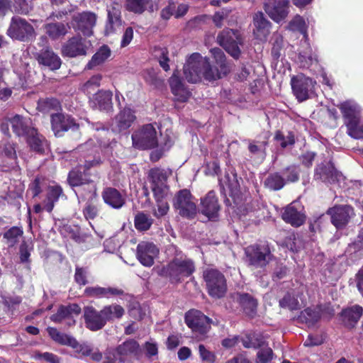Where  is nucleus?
Returning a JSON list of instances; mask_svg holds the SVG:
<instances>
[{
	"mask_svg": "<svg viewBox=\"0 0 363 363\" xmlns=\"http://www.w3.org/2000/svg\"><path fill=\"white\" fill-rule=\"evenodd\" d=\"M211 53L216 61L214 67L211 66L208 58L198 52L189 57L184 66V75L189 82L197 83L202 80L214 82L230 72V67L220 48H212Z\"/></svg>",
	"mask_w": 363,
	"mask_h": 363,
	"instance_id": "f257e3e1",
	"label": "nucleus"
},
{
	"mask_svg": "<svg viewBox=\"0 0 363 363\" xmlns=\"http://www.w3.org/2000/svg\"><path fill=\"white\" fill-rule=\"evenodd\" d=\"M203 279L208 294L215 298L225 296L227 291L226 279L218 269L208 268L203 271Z\"/></svg>",
	"mask_w": 363,
	"mask_h": 363,
	"instance_id": "f03ea898",
	"label": "nucleus"
},
{
	"mask_svg": "<svg viewBox=\"0 0 363 363\" xmlns=\"http://www.w3.org/2000/svg\"><path fill=\"white\" fill-rule=\"evenodd\" d=\"M150 188L156 201L165 199L170 194L169 186L167 184V172L164 169L154 168L148 174Z\"/></svg>",
	"mask_w": 363,
	"mask_h": 363,
	"instance_id": "7ed1b4c3",
	"label": "nucleus"
},
{
	"mask_svg": "<svg viewBox=\"0 0 363 363\" xmlns=\"http://www.w3.org/2000/svg\"><path fill=\"white\" fill-rule=\"evenodd\" d=\"M133 145L142 150L152 149L157 145V135L155 127L147 124L135 130L132 135Z\"/></svg>",
	"mask_w": 363,
	"mask_h": 363,
	"instance_id": "20e7f679",
	"label": "nucleus"
},
{
	"mask_svg": "<svg viewBox=\"0 0 363 363\" xmlns=\"http://www.w3.org/2000/svg\"><path fill=\"white\" fill-rule=\"evenodd\" d=\"M173 206L179 214L184 218H193L197 213L194 198L186 189L179 191L175 196Z\"/></svg>",
	"mask_w": 363,
	"mask_h": 363,
	"instance_id": "39448f33",
	"label": "nucleus"
},
{
	"mask_svg": "<svg viewBox=\"0 0 363 363\" xmlns=\"http://www.w3.org/2000/svg\"><path fill=\"white\" fill-rule=\"evenodd\" d=\"M7 34L11 38L21 41H28L35 35L33 26L26 19L13 17Z\"/></svg>",
	"mask_w": 363,
	"mask_h": 363,
	"instance_id": "423d86ee",
	"label": "nucleus"
},
{
	"mask_svg": "<svg viewBox=\"0 0 363 363\" xmlns=\"http://www.w3.org/2000/svg\"><path fill=\"white\" fill-rule=\"evenodd\" d=\"M245 255L249 264L255 268L265 267L272 259L267 245H254L245 248Z\"/></svg>",
	"mask_w": 363,
	"mask_h": 363,
	"instance_id": "0eeeda50",
	"label": "nucleus"
},
{
	"mask_svg": "<svg viewBox=\"0 0 363 363\" xmlns=\"http://www.w3.org/2000/svg\"><path fill=\"white\" fill-rule=\"evenodd\" d=\"M91 47L90 40L76 35L69 38L62 45L61 52L63 56L76 57L86 55Z\"/></svg>",
	"mask_w": 363,
	"mask_h": 363,
	"instance_id": "6e6552de",
	"label": "nucleus"
},
{
	"mask_svg": "<svg viewBox=\"0 0 363 363\" xmlns=\"http://www.w3.org/2000/svg\"><path fill=\"white\" fill-rule=\"evenodd\" d=\"M194 271L193 262L182 257L174 258L165 268L164 272L174 280H179L181 277H188Z\"/></svg>",
	"mask_w": 363,
	"mask_h": 363,
	"instance_id": "1a4fd4ad",
	"label": "nucleus"
},
{
	"mask_svg": "<svg viewBox=\"0 0 363 363\" xmlns=\"http://www.w3.org/2000/svg\"><path fill=\"white\" fill-rule=\"evenodd\" d=\"M315 82L303 74L291 78V84L293 92L299 101L306 100L312 94Z\"/></svg>",
	"mask_w": 363,
	"mask_h": 363,
	"instance_id": "9d476101",
	"label": "nucleus"
},
{
	"mask_svg": "<svg viewBox=\"0 0 363 363\" xmlns=\"http://www.w3.org/2000/svg\"><path fill=\"white\" fill-rule=\"evenodd\" d=\"M289 6V0H268L264 9L274 22L279 23L288 16Z\"/></svg>",
	"mask_w": 363,
	"mask_h": 363,
	"instance_id": "9b49d317",
	"label": "nucleus"
},
{
	"mask_svg": "<svg viewBox=\"0 0 363 363\" xmlns=\"http://www.w3.org/2000/svg\"><path fill=\"white\" fill-rule=\"evenodd\" d=\"M186 325L194 333L203 335L210 327V319L197 310H191L185 315Z\"/></svg>",
	"mask_w": 363,
	"mask_h": 363,
	"instance_id": "f8f14e48",
	"label": "nucleus"
},
{
	"mask_svg": "<svg viewBox=\"0 0 363 363\" xmlns=\"http://www.w3.org/2000/svg\"><path fill=\"white\" fill-rule=\"evenodd\" d=\"M96 21V16L92 12L86 11L74 14L71 23L74 29L80 30L84 35L90 36Z\"/></svg>",
	"mask_w": 363,
	"mask_h": 363,
	"instance_id": "ddd939ff",
	"label": "nucleus"
},
{
	"mask_svg": "<svg viewBox=\"0 0 363 363\" xmlns=\"http://www.w3.org/2000/svg\"><path fill=\"white\" fill-rule=\"evenodd\" d=\"M218 41L234 58L239 57L240 52L238 44L241 43V39L237 32L233 30H224L218 35Z\"/></svg>",
	"mask_w": 363,
	"mask_h": 363,
	"instance_id": "4468645a",
	"label": "nucleus"
},
{
	"mask_svg": "<svg viewBox=\"0 0 363 363\" xmlns=\"http://www.w3.org/2000/svg\"><path fill=\"white\" fill-rule=\"evenodd\" d=\"M282 218L293 226H301L306 220L303 206L298 201H293L286 207L282 213Z\"/></svg>",
	"mask_w": 363,
	"mask_h": 363,
	"instance_id": "2eb2a0df",
	"label": "nucleus"
},
{
	"mask_svg": "<svg viewBox=\"0 0 363 363\" xmlns=\"http://www.w3.org/2000/svg\"><path fill=\"white\" fill-rule=\"evenodd\" d=\"M159 250L155 245L149 242H141L137 246V258L145 267H151L157 256Z\"/></svg>",
	"mask_w": 363,
	"mask_h": 363,
	"instance_id": "dca6fc26",
	"label": "nucleus"
},
{
	"mask_svg": "<svg viewBox=\"0 0 363 363\" xmlns=\"http://www.w3.org/2000/svg\"><path fill=\"white\" fill-rule=\"evenodd\" d=\"M86 326L92 331L101 329L106 323L102 310L98 311L93 306H86L84 310Z\"/></svg>",
	"mask_w": 363,
	"mask_h": 363,
	"instance_id": "f3484780",
	"label": "nucleus"
},
{
	"mask_svg": "<svg viewBox=\"0 0 363 363\" xmlns=\"http://www.w3.org/2000/svg\"><path fill=\"white\" fill-rule=\"evenodd\" d=\"M328 213L331 216L332 223L337 228H341L348 223L353 215V209L348 206H339L329 209Z\"/></svg>",
	"mask_w": 363,
	"mask_h": 363,
	"instance_id": "a211bd4d",
	"label": "nucleus"
},
{
	"mask_svg": "<svg viewBox=\"0 0 363 363\" xmlns=\"http://www.w3.org/2000/svg\"><path fill=\"white\" fill-rule=\"evenodd\" d=\"M271 23L264 17L262 12L253 15V35L260 41L267 40L270 32Z\"/></svg>",
	"mask_w": 363,
	"mask_h": 363,
	"instance_id": "6ab92c4d",
	"label": "nucleus"
},
{
	"mask_svg": "<svg viewBox=\"0 0 363 363\" xmlns=\"http://www.w3.org/2000/svg\"><path fill=\"white\" fill-rule=\"evenodd\" d=\"M108 21L105 27V34L111 35L120 31L122 28L120 6L114 4L108 7Z\"/></svg>",
	"mask_w": 363,
	"mask_h": 363,
	"instance_id": "aec40b11",
	"label": "nucleus"
},
{
	"mask_svg": "<svg viewBox=\"0 0 363 363\" xmlns=\"http://www.w3.org/2000/svg\"><path fill=\"white\" fill-rule=\"evenodd\" d=\"M68 182L72 187L78 189L79 187L81 188L82 186H85L91 195L95 194V185L88 177L85 170L82 172L79 169H72L69 174Z\"/></svg>",
	"mask_w": 363,
	"mask_h": 363,
	"instance_id": "412c9836",
	"label": "nucleus"
},
{
	"mask_svg": "<svg viewBox=\"0 0 363 363\" xmlns=\"http://www.w3.org/2000/svg\"><path fill=\"white\" fill-rule=\"evenodd\" d=\"M201 213L209 219L216 218L220 209L218 199L214 191H209L207 195L201 199Z\"/></svg>",
	"mask_w": 363,
	"mask_h": 363,
	"instance_id": "4be33fe9",
	"label": "nucleus"
},
{
	"mask_svg": "<svg viewBox=\"0 0 363 363\" xmlns=\"http://www.w3.org/2000/svg\"><path fill=\"white\" fill-rule=\"evenodd\" d=\"M135 119V112L131 108L125 107L116 116L113 124L118 130L121 131L129 128Z\"/></svg>",
	"mask_w": 363,
	"mask_h": 363,
	"instance_id": "5701e85b",
	"label": "nucleus"
},
{
	"mask_svg": "<svg viewBox=\"0 0 363 363\" xmlns=\"http://www.w3.org/2000/svg\"><path fill=\"white\" fill-rule=\"evenodd\" d=\"M112 92L110 91H99L89 98V103L94 108L108 110L112 106Z\"/></svg>",
	"mask_w": 363,
	"mask_h": 363,
	"instance_id": "b1692460",
	"label": "nucleus"
},
{
	"mask_svg": "<svg viewBox=\"0 0 363 363\" xmlns=\"http://www.w3.org/2000/svg\"><path fill=\"white\" fill-rule=\"evenodd\" d=\"M169 84L172 92L177 101L181 102L187 101L190 96V92L184 87L182 81L175 72L169 79Z\"/></svg>",
	"mask_w": 363,
	"mask_h": 363,
	"instance_id": "393cba45",
	"label": "nucleus"
},
{
	"mask_svg": "<svg viewBox=\"0 0 363 363\" xmlns=\"http://www.w3.org/2000/svg\"><path fill=\"white\" fill-rule=\"evenodd\" d=\"M362 313L363 308L362 306H352L342 311L341 314L342 320L345 326L352 328L358 322Z\"/></svg>",
	"mask_w": 363,
	"mask_h": 363,
	"instance_id": "a878e982",
	"label": "nucleus"
},
{
	"mask_svg": "<svg viewBox=\"0 0 363 363\" xmlns=\"http://www.w3.org/2000/svg\"><path fill=\"white\" fill-rule=\"evenodd\" d=\"M52 128L55 135L67 131L75 125L72 118L60 113L52 114L51 116Z\"/></svg>",
	"mask_w": 363,
	"mask_h": 363,
	"instance_id": "bb28decb",
	"label": "nucleus"
},
{
	"mask_svg": "<svg viewBox=\"0 0 363 363\" xmlns=\"http://www.w3.org/2000/svg\"><path fill=\"white\" fill-rule=\"evenodd\" d=\"M104 202L113 208H121L125 203V199L113 188H106L102 192Z\"/></svg>",
	"mask_w": 363,
	"mask_h": 363,
	"instance_id": "cd10ccee",
	"label": "nucleus"
},
{
	"mask_svg": "<svg viewBox=\"0 0 363 363\" xmlns=\"http://www.w3.org/2000/svg\"><path fill=\"white\" fill-rule=\"evenodd\" d=\"M9 123L13 131L18 136H26L28 135L29 130L34 128L30 127L31 123L29 119L23 118L19 115H16L11 118Z\"/></svg>",
	"mask_w": 363,
	"mask_h": 363,
	"instance_id": "c85d7f7f",
	"label": "nucleus"
},
{
	"mask_svg": "<svg viewBox=\"0 0 363 363\" xmlns=\"http://www.w3.org/2000/svg\"><path fill=\"white\" fill-rule=\"evenodd\" d=\"M26 137L27 143L34 151L42 153L48 148L47 140L37 132L36 129L30 130Z\"/></svg>",
	"mask_w": 363,
	"mask_h": 363,
	"instance_id": "c756f323",
	"label": "nucleus"
},
{
	"mask_svg": "<svg viewBox=\"0 0 363 363\" xmlns=\"http://www.w3.org/2000/svg\"><path fill=\"white\" fill-rule=\"evenodd\" d=\"M38 62L50 69H57L61 66L60 58L50 50H46L38 54L37 57Z\"/></svg>",
	"mask_w": 363,
	"mask_h": 363,
	"instance_id": "7c9ffc66",
	"label": "nucleus"
},
{
	"mask_svg": "<svg viewBox=\"0 0 363 363\" xmlns=\"http://www.w3.org/2000/svg\"><path fill=\"white\" fill-rule=\"evenodd\" d=\"M338 107L345 120V123L357 120L360 117V107L353 101L343 102Z\"/></svg>",
	"mask_w": 363,
	"mask_h": 363,
	"instance_id": "2f4dec72",
	"label": "nucleus"
},
{
	"mask_svg": "<svg viewBox=\"0 0 363 363\" xmlns=\"http://www.w3.org/2000/svg\"><path fill=\"white\" fill-rule=\"evenodd\" d=\"M69 26L62 23H50L44 26L46 34L52 39H58L68 33Z\"/></svg>",
	"mask_w": 363,
	"mask_h": 363,
	"instance_id": "473e14b6",
	"label": "nucleus"
},
{
	"mask_svg": "<svg viewBox=\"0 0 363 363\" xmlns=\"http://www.w3.org/2000/svg\"><path fill=\"white\" fill-rule=\"evenodd\" d=\"M118 352L122 355H132L139 359L142 355L141 348L137 341L129 340L118 347Z\"/></svg>",
	"mask_w": 363,
	"mask_h": 363,
	"instance_id": "72a5a7b5",
	"label": "nucleus"
},
{
	"mask_svg": "<svg viewBox=\"0 0 363 363\" xmlns=\"http://www.w3.org/2000/svg\"><path fill=\"white\" fill-rule=\"evenodd\" d=\"M111 51L107 45L101 46L86 65V69H91L103 64L111 56Z\"/></svg>",
	"mask_w": 363,
	"mask_h": 363,
	"instance_id": "f704fd0d",
	"label": "nucleus"
},
{
	"mask_svg": "<svg viewBox=\"0 0 363 363\" xmlns=\"http://www.w3.org/2000/svg\"><path fill=\"white\" fill-rule=\"evenodd\" d=\"M101 310L106 323L121 318L125 313L123 308L117 304L106 306Z\"/></svg>",
	"mask_w": 363,
	"mask_h": 363,
	"instance_id": "c9c22d12",
	"label": "nucleus"
},
{
	"mask_svg": "<svg viewBox=\"0 0 363 363\" xmlns=\"http://www.w3.org/2000/svg\"><path fill=\"white\" fill-rule=\"evenodd\" d=\"M62 194V189L60 186H49L48 189L47 201L44 206V208L47 211L51 212L54 207V203L58 200Z\"/></svg>",
	"mask_w": 363,
	"mask_h": 363,
	"instance_id": "e433bc0d",
	"label": "nucleus"
},
{
	"mask_svg": "<svg viewBox=\"0 0 363 363\" xmlns=\"http://www.w3.org/2000/svg\"><path fill=\"white\" fill-rule=\"evenodd\" d=\"M238 301L247 315L250 316L254 315L257 305L255 299L249 294H242L238 295Z\"/></svg>",
	"mask_w": 363,
	"mask_h": 363,
	"instance_id": "4c0bfd02",
	"label": "nucleus"
},
{
	"mask_svg": "<svg viewBox=\"0 0 363 363\" xmlns=\"http://www.w3.org/2000/svg\"><path fill=\"white\" fill-rule=\"evenodd\" d=\"M347 128V134L354 139H363V122L361 118L354 121L345 122Z\"/></svg>",
	"mask_w": 363,
	"mask_h": 363,
	"instance_id": "58836bf2",
	"label": "nucleus"
},
{
	"mask_svg": "<svg viewBox=\"0 0 363 363\" xmlns=\"http://www.w3.org/2000/svg\"><path fill=\"white\" fill-rule=\"evenodd\" d=\"M150 4V0H126L125 7L129 11L135 13H142Z\"/></svg>",
	"mask_w": 363,
	"mask_h": 363,
	"instance_id": "ea45409f",
	"label": "nucleus"
},
{
	"mask_svg": "<svg viewBox=\"0 0 363 363\" xmlns=\"http://www.w3.org/2000/svg\"><path fill=\"white\" fill-rule=\"evenodd\" d=\"M316 175H319V178L328 182H334L339 176V173L335 169L332 164H328L327 168L319 167L316 169Z\"/></svg>",
	"mask_w": 363,
	"mask_h": 363,
	"instance_id": "a19ab883",
	"label": "nucleus"
},
{
	"mask_svg": "<svg viewBox=\"0 0 363 363\" xmlns=\"http://www.w3.org/2000/svg\"><path fill=\"white\" fill-rule=\"evenodd\" d=\"M320 317V309L319 308H308L301 313V318L309 325L316 323Z\"/></svg>",
	"mask_w": 363,
	"mask_h": 363,
	"instance_id": "79ce46f5",
	"label": "nucleus"
},
{
	"mask_svg": "<svg viewBox=\"0 0 363 363\" xmlns=\"http://www.w3.org/2000/svg\"><path fill=\"white\" fill-rule=\"evenodd\" d=\"M134 221L135 228L140 231L147 230L152 224V219L143 213H138Z\"/></svg>",
	"mask_w": 363,
	"mask_h": 363,
	"instance_id": "37998d69",
	"label": "nucleus"
},
{
	"mask_svg": "<svg viewBox=\"0 0 363 363\" xmlns=\"http://www.w3.org/2000/svg\"><path fill=\"white\" fill-rule=\"evenodd\" d=\"M47 330L53 340L62 345L69 346L70 340L73 338L72 336L61 333L55 328L49 327Z\"/></svg>",
	"mask_w": 363,
	"mask_h": 363,
	"instance_id": "c03bdc74",
	"label": "nucleus"
},
{
	"mask_svg": "<svg viewBox=\"0 0 363 363\" xmlns=\"http://www.w3.org/2000/svg\"><path fill=\"white\" fill-rule=\"evenodd\" d=\"M47 330L53 340L62 345L69 346L70 340L73 338L72 336L61 333L55 328L49 327Z\"/></svg>",
	"mask_w": 363,
	"mask_h": 363,
	"instance_id": "a18cd8bd",
	"label": "nucleus"
},
{
	"mask_svg": "<svg viewBox=\"0 0 363 363\" xmlns=\"http://www.w3.org/2000/svg\"><path fill=\"white\" fill-rule=\"evenodd\" d=\"M47 330L53 340L62 345L69 346L70 340L73 338L72 336L61 333L55 328L49 327Z\"/></svg>",
	"mask_w": 363,
	"mask_h": 363,
	"instance_id": "49530a36",
	"label": "nucleus"
},
{
	"mask_svg": "<svg viewBox=\"0 0 363 363\" xmlns=\"http://www.w3.org/2000/svg\"><path fill=\"white\" fill-rule=\"evenodd\" d=\"M264 185L272 190H279L284 186V181L280 175L274 174L267 178Z\"/></svg>",
	"mask_w": 363,
	"mask_h": 363,
	"instance_id": "de8ad7c7",
	"label": "nucleus"
},
{
	"mask_svg": "<svg viewBox=\"0 0 363 363\" xmlns=\"http://www.w3.org/2000/svg\"><path fill=\"white\" fill-rule=\"evenodd\" d=\"M69 346L74 349L75 352L84 357L89 356L92 352V347L90 345L87 343L80 344L74 337L70 340Z\"/></svg>",
	"mask_w": 363,
	"mask_h": 363,
	"instance_id": "09e8293b",
	"label": "nucleus"
},
{
	"mask_svg": "<svg viewBox=\"0 0 363 363\" xmlns=\"http://www.w3.org/2000/svg\"><path fill=\"white\" fill-rule=\"evenodd\" d=\"M60 107L58 100L55 99H46L39 100L38 108L42 112H49L52 110H57Z\"/></svg>",
	"mask_w": 363,
	"mask_h": 363,
	"instance_id": "8fccbe9b",
	"label": "nucleus"
},
{
	"mask_svg": "<svg viewBox=\"0 0 363 363\" xmlns=\"http://www.w3.org/2000/svg\"><path fill=\"white\" fill-rule=\"evenodd\" d=\"M288 28L291 30L298 31L303 35H306V22L303 17L299 15L294 16V18L289 22Z\"/></svg>",
	"mask_w": 363,
	"mask_h": 363,
	"instance_id": "3c124183",
	"label": "nucleus"
},
{
	"mask_svg": "<svg viewBox=\"0 0 363 363\" xmlns=\"http://www.w3.org/2000/svg\"><path fill=\"white\" fill-rule=\"evenodd\" d=\"M50 319L52 321L57 323L62 322L63 320L67 319V324L69 325H74L75 323V320L73 318H69V311L66 310V307L63 306L59 308L55 314L51 315Z\"/></svg>",
	"mask_w": 363,
	"mask_h": 363,
	"instance_id": "603ef678",
	"label": "nucleus"
},
{
	"mask_svg": "<svg viewBox=\"0 0 363 363\" xmlns=\"http://www.w3.org/2000/svg\"><path fill=\"white\" fill-rule=\"evenodd\" d=\"M23 230L18 227H13L7 230L4 235L10 246L14 245L22 236Z\"/></svg>",
	"mask_w": 363,
	"mask_h": 363,
	"instance_id": "864d4df0",
	"label": "nucleus"
},
{
	"mask_svg": "<svg viewBox=\"0 0 363 363\" xmlns=\"http://www.w3.org/2000/svg\"><path fill=\"white\" fill-rule=\"evenodd\" d=\"M102 76L96 74L92 76L83 86V90L87 94H91V91L97 89L101 84Z\"/></svg>",
	"mask_w": 363,
	"mask_h": 363,
	"instance_id": "5fc2aeb1",
	"label": "nucleus"
},
{
	"mask_svg": "<svg viewBox=\"0 0 363 363\" xmlns=\"http://www.w3.org/2000/svg\"><path fill=\"white\" fill-rule=\"evenodd\" d=\"M279 304L283 308H289L290 310H295L300 306V301L298 297L295 298L288 294L279 301Z\"/></svg>",
	"mask_w": 363,
	"mask_h": 363,
	"instance_id": "6e6d98bb",
	"label": "nucleus"
},
{
	"mask_svg": "<svg viewBox=\"0 0 363 363\" xmlns=\"http://www.w3.org/2000/svg\"><path fill=\"white\" fill-rule=\"evenodd\" d=\"M257 363H268L273 357V352L269 347L259 350L257 354Z\"/></svg>",
	"mask_w": 363,
	"mask_h": 363,
	"instance_id": "4d7b16f0",
	"label": "nucleus"
},
{
	"mask_svg": "<svg viewBox=\"0 0 363 363\" xmlns=\"http://www.w3.org/2000/svg\"><path fill=\"white\" fill-rule=\"evenodd\" d=\"M83 213L86 220L95 218L99 213V208L92 201L87 203L83 209Z\"/></svg>",
	"mask_w": 363,
	"mask_h": 363,
	"instance_id": "13d9d810",
	"label": "nucleus"
},
{
	"mask_svg": "<svg viewBox=\"0 0 363 363\" xmlns=\"http://www.w3.org/2000/svg\"><path fill=\"white\" fill-rule=\"evenodd\" d=\"M274 138L284 148L294 143V135L291 133L285 137L281 132L278 131L276 133Z\"/></svg>",
	"mask_w": 363,
	"mask_h": 363,
	"instance_id": "bf43d9fd",
	"label": "nucleus"
},
{
	"mask_svg": "<svg viewBox=\"0 0 363 363\" xmlns=\"http://www.w3.org/2000/svg\"><path fill=\"white\" fill-rule=\"evenodd\" d=\"M199 356L203 361L207 363H213L215 362V354L212 352L207 350L204 345H199Z\"/></svg>",
	"mask_w": 363,
	"mask_h": 363,
	"instance_id": "052dcab7",
	"label": "nucleus"
},
{
	"mask_svg": "<svg viewBox=\"0 0 363 363\" xmlns=\"http://www.w3.org/2000/svg\"><path fill=\"white\" fill-rule=\"evenodd\" d=\"M157 201V209H155L153 211V215L157 218H160L165 216L169 209V204L167 201H164V199Z\"/></svg>",
	"mask_w": 363,
	"mask_h": 363,
	"instance_id": "680f3d73",
	"label": "nucleus"
},
{
	"mask_svg": "<svg viewBox=\"0 0 363 363\" xmlns=\"http://www.w3.org/2000/svg\"><path fill=\"white\" fill-rule=\"evenodd\" d=\"M220 185L223 189L228 188L230 190L236 189L238 186L237 182L235 181V176L233 175L232 178L227 174L224 179L219 180Z\"/></svg>",
	"mask_w": 363,
	"mask_h": 363,
	"instance_id": "e2e57ef3",
	"label": "nucleus"
},
{
	"mask_svg": "<svg viewBox=\"0 0 363 363\" xmlns=\"http://www.w3.org/2000/svg\"><path fill=\"white\" fill-rule=\"evenodd\" d=\"M85 294L90 297L105 298V287H87L85 289Z\"/></svg>",
	"mask_w": 363,
	"mask_h": 363,
	"instance_id": "0e129e2a",
	"label": "nucleus"
},
{
	"mask_svg": "<svg viewBox=\"0 0 363 363\" xmlns=\"http://www.w3.org/2000/svg\"><path fill=\"white\" fill-rule=\"evenodd\" d=\"M273 47L272 54L275 58H279L280 56V50L283 45V38L279 35H276L274 37Z\"/></svg>",
	"mask_w": 363,
	"mask_h": 363,
	"instance_id": "69168bd1",
	"label": "nucleus"
},
{
	"mask_svg": "<svg viewBox=\"0 0 363 363\" xmlns=\"http://www.w3.org/2000/svg\"><path fill=\"white\" fill-rule=\"evenodd\" d=\"M32 246H30L26 242H23L20 247V259L21 262H28Z\"/></svg>",
	"mask_w": 363,
	"mask_h": 363,
	"instance_id": "338daca9",
	"label": "nucleus"
},
{
	"mask_svg": "<svg viewBox=\"0 0 363 363\" xmlns=\"http://www.w3.org/2000/svg\"><path fill=\"white\" fill-rule=\"evenodd\" d=\"M15 9L17 12L26 14L31 9V5L26 0H14Z\"/></svg>",
	"mask_w": 363,
	"mask_h": 363,
	"instance_id": "774afa93",
	"label": "nucleus"
}]
</instances>
